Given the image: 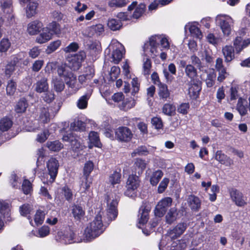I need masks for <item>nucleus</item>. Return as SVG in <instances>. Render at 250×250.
<instances>
[{
    "label": "nucleus",
    "instance_id": "f257e3e1",
    "mask_svg": "<svg viewBox=\"0 0 250 250\" xmlns=\"http://www.w3.org/2000/svg\"><path fill=\"white\" fill-rule=\"evenodd\" d=\"M159 42L164 49H168L169 48V43L166 37L161 35H154L152 36L149 39V41L144 44V51L146 53L149 54L152 58L158 56L159 53L158 50Z\"/></svg>",
    "mask_w": 250,
    "mask_h": 250
},
{
    "label": "nucleus",
    "instance_id": "f03ea898",
    "mask_svg": "<svg viewBox=\"0 0 250 250\" xmlns=\"http://www.w3.org/2000/svg\"><path fill=\"white\" fill-rule=\"evenodd\" d=\"M103 231L102 215L98 214L85 229L84 235L87 239L91 240L99 236Z\"/></svg>",
    "mask_w": 250,
    "mask_h": 250
},
{
    "label": "nucleus",
    "instance_id": "7ed1b4c3",
    "mask_svg": "<svg viewBox=\"0 0 250 250\" xmlns=\"http://www.w3.org/2000/svg\"><path fill=\"white\" fill-rule=\"evenodd\" d=\"M48 173L44 174L42 180L44 184L53 183L57 176L59 164L58 161L54 158H51L46 164Z\"/></svg>",
    "mask_w": 250,
    "mask_h": 250
},
{
    "label": "nucleus",
    "instance_id": "20e7f679",
    "mask_svg": "<svg viewBox=\"0 0 250 250\" xmlns=\"http://www.w3.org/2000/svg\"><path fill=\"white\" fill-rule=\"evenodd\" d=\"M216 21L219 25L224 35L229 36L231 31L233 21L229 16L227 15H218L216 17Z\"/></svg>",
    "mask_w": 250,
    "mask_h": 250
},
{
    "label": "nucleus",
    "instance_id": "39448f33",
    "mask_svg": "<svg viewBox=\"0 0 250 250\" xmlns=\"http://www.w3.org/2000/svg\"><path fill=\"white\" fill-rule=\"evenodd\" d=\"M84 52L80 51L75 54H69L66 56L68 65L73 70H78L81 66L82 62L85 58Z\"/></svg>",
    "mask_w": 250,
    "mask_h": 250
},
{
    "label": "nucleus",
    "instance_id": "423d86ee",
    "mask_svg": "<svg viewBox=\"0 0 250 250\" xmlns=\"http://www.w3.org/2000/svg\"><path fill=\"white\" fill-rule=\"evenodd\" d=\"M140 180L138 176L136 174H132L129 176L126 183V189L125 194L132 197L137 192V188L140 186Z\"/></svg>",
    "mask_w": 250,
    "mask_h": 250
},
{
    "label": "nucleus",
    "instance_id": "0eeeda50",
    "mask_svg": "<svg viewBox=\"0 0 250 250\" xmlns=\"http://www.w3.org/2000/svg\"><path fill=\"white\" fill-rule=\"evenodd\" d=\"M107 208L106 209V217L107 221L114 220L117 216V207L118 204V198L111 199L109 196H107Z\"/></svg>",
    "mask_w": 250,
    "mask_h": 250
},
{
    "label": "nucleus",
    "instance_id": "6e6552de",
    "mask_svg": "<svg viewBox=\"0 0 250 250\" xmlns=\"http://www.w3.org/2000/svg\"><path fill=\"white\" fill-rule=\"evenodd\" d=\"M172 203V199L170 197H165L161 199L155 207L154 210L155 216L159 217H163L168 208L171 206Z\"/></svg>",
    "mask_w": 250,
    "mask_h": 250
},
{
    "label": "nucleus",
    "instance_id": "1a4fd4ad",
    "mask_svg": "<svg viewBox=\"0 0 250 250\" xmlns=\"http://www.w3.org/2000/svg\"><path fill=\"white\" fill-rule=\"evenodd\" d=\"M115 137L120 141L127 142L131 140L133 134L131 130L125 126H120L115 130Z\"/></svg>",
    "mask_w": 250,
    "mask_h": 250
},
{
    "label": "nucleus",
    "instance_id": "9d476101",
    "mask_svg": "<svg viewBox=\"0 0 250 250\" xmlns=\"http://www.w3.org/2000/svg\"><path fill=\"white\" fill-rule=\"evenodd\" d=\"M187 225L185 223L178 224L174 228L169 229L167 232V236L171 240H175L179 237L186 230Z\"/></svg>",
    "mask_w": 250,
    "mask_h": 250
},
{
    "label": "nucleus",
    "instance_id": "9b49d317",
    "mask_svg": "<svg viewBox=\"0 0 250 250\" xmlns=\"http://www.w3.org/2000/svg\"><path fill=\"white\" fill-rule=\"evenodd\" d=\"M110 47H112L113 49L111 62H113L115 64H117L121 61L123 58V46L119 42L115 41V43H113Z\"/></svg>",
    "mask_w": 250,
    "mask_h": 250
},
{
    "label": "nucleus",
    "instance_id": "f8f14e48",
    "mask_svg": "<svg viewBox=\"0 0 250 250\" xmlns=\"http://www.w3.org/2000/svg\"><path fill=\"white\" fill-rule=\"evenodd\" d=\"M137 2L133 1L130 5L128 6V10L131 11L136 7L133 14V17L135 19H138L142 16L146 9V5L143 3H140L137 6Z\"/></svg>",
    "mask_w": 250,
    "mask_h": 250
},
{
    "label": "nucleus",
    "instance_id": "ddd939ff",
    "mask_svg": "<svg viewBox=\"0 0 250 250\" xmlns=\"http://www.w3.org/2000/svg\"><path fill=\"white\" fill-rule=\"evenodd\" d=\"M187 202L188 205L191 210L198 211L201 206V201L199 197L191 194L188 196Z\"/></svg>",
    "mask_w": 250,
    "mask_h": 250
},
{
    "label": "nucleus",
    "instance_id": "4468645a",
    "mask_svg": "<svg viewBox=\"0 0 250 250\" xmlns=\"http://www.w3.org/2000/svg\"><path fill=\"white\" fill-rule=\"evenodd\" d=\"M250 44V39L243 40L241 37H237L233 41V45L236 53L239 54L242 50Z\"/></svg>",
    "mask_w": 250,
    "mask_h": 250
},
{
    "label": "nucleus",
    "instance_id": "2eb2a0df",
    "mask_svg": "<svg viewBox=\"0 0 250 250\" xmlns=\"http://www.w3.org/2000/svg\"><path fill=\"white\" fill-rule=\"evenodd\" d=\"M42 27V22L35 20L28 24L27 31L29 35H35L40 31Z\"/></svg>",
    "mask_w": 250,
    "mask_h": 250
},
{
    "label": "nucleus",
    "instance_id": "dca6fc26",
    "mask_svg": "<svg viewBox=\"0 0 250 250\" xmlns=\"http://www.w3.org/2000/svg\"><path fill=\"white\" fill-rule=\"evenodd\" d=\"M71 213L74 219L80 221L85 215V211L83 207L79 205H73L71 208Z\"/></svg>",
    "mask_w": 250,
    "mask_h": 250
},
{
    "label": "nucleus",
    "instance_id": "f3484780",
    "mask_svg": "<svg viewBox=\"0 0 250 250\" xmlns=\"http://www.w3.org/2000/svg\"><path fill=\"white\" fill-rule=\"evenodd\" d=\"M230 194L232 200L235 202L237 206L241 207L246 204L242 193L237 190H232Z\"/></svg>",
    "mask_w": 250,
    "mask_h": 250
},
{
    "label": "nucleus",
    "instance_id": "a211bd4d",
    "mask_svg": "<svg viewBox=\"0 0 250 250\" xmlns=\"http://www.w3.org/2000/svg\"><path fill=\"white\" fill-rule=\"evenodd\" d=\"M222 53L226 62H229L235 58L234 49L231 45H226L222 48Z\"/></svg>",
    "mask_w": 250,
    "mask_h": 250
},
{
    "label": "nucleus",
    "instance_id": "6ab92c4d",
    "mask_svg": "<svg viewBox=\"0 0 250 250\" xmlns=\"http://www.w3.org/2000/svg\"><path fill=\"white\" fill-rule=\"evenodd\" d=\"M35 90L38 93L45 92L48 89L47 79L45 77L37 81L34 84Z\"/></svg>",
    "mask_w": 250,
    "mask_h": 250
},
{
    "label": "nucleus",
    "instance_id": "aec40b11",
    "mask_svg": "<svg viewBox=\"0 0 250 250\" xmlns=\"http://www.w3.org/2000/svg\"><path fill=\"white\" fill-rule=\"evenodd\" d=\"M25 8V13L27 18H31L35 16L38 12L37 8L39 5L36 0L31 1L30 2L26 4Z\"/></svg>",
    "mask_w": 250,
    "mask_h": 250
},
{
    "label": "nucleus",
    "instance_id": "412c9836",
    "mask_svg": "<svg viewBox=\"0 0 250 250\" xmlns=\"http://www.w3.org/2000/svg\"><path fill=\"white\" fill-rule=\"evenodd\" d=\"M215 158L221 164L226 166H230L232 164V161L220 150L217 151Z\"/></svg>",
    "mask_w": 250,
    "mask_h": 250
},
{
    "label": "nucleus",
    "instance_id": "4be33fe9",
    "mask_svg": "<svg viewBox=\"0 0 250 250\" xmlns=\"http://www.w3.org/2000/svg\"><path fill=\"white\" fill-rule=\"evenodd\" d=\"M48 29L43 28L41 33L36 39V42L39 43H44L51 39V34L47 31Z\"/></svg>",
    "mask_w": 250,
    "mask_h": 250
},
{
    "label": "nucleus",
    "instance_id": "5701e85b",
    "mask_svg": "<svg viewBox=\"0 0 250 250\" xmlns=\"http://www.w3.org/2000/svg\"><path fill=\"white\" fill-rule=\"evenodd\" d=\"M158 86V95L161 99L167 100L170 96V91L167 86L164 83H159Z\"/></svg>",
    "mask_w": 250,
    "mask_h": 250
},
{
    "label": "nucleus",
    "instance_id": "b1692460",
    "mask_svg": "<svg viewBox=\"0 0 250 250\" xmlns=\"http://www.w3.org/2000/svg\"><path fill=\"white\" fill-rule=\"evenodd\" d=\"M149 210L146 209L144 207H141L139 210V214L138 215L139 224L140 225H144L148 220V212Z\"/></svg>",
    "mask_w": 250,
    "mask_h": 250
},
{
    "label": "nucleus",
    "instance_id": "393cba45",
    "mask_svg": "<svg viewBox=\"0 0 250 250\" xmlns=\"http://www.w3.org/2000/svg\"><path fill=\"white\" fill-rule=\"evenodd\" d=\"M70 69H71V68L68 65L65 64H62L58 67V74L60 76L62 77L64 79H65L69 76V75H70V74H73Z\"/></svg>",
    "mask_w": 250,
    "mask_h": 250
},
{
    "label": "nucleus",
    "instance_id": "a878e982",
    "mask_svg": "<svg viewBox=\"0 0 250 250\" xmlns=\"http://www.w3.org/2000/svg\"><path fill=\"white\" fill-rule=\"evenodd\" d=\"M10 206L9 203L5 201L0 200V213L4 217L10 216Z\"/></svg>",
    "mask_w": 250,
    "mask_h": 250
},
{
    "label": "nucleus",
    "instance_id": "bb28decb",
    "mask_svg": "<svg viewBox=\"0 0 250 250\" xmlns=\"http://www.w3.org/2000/svg\"><path fill=\"white\" fill-rule=\"evenodd\" d=\"M27 106L28 103L26 100L24 98H22L17 103L15 110L17 113H23L26 111Z\"/></svg>",
    "mask_w": 250,
    "mask_h": 250
},
{
    "label": "nucleus",
    "instance_id": "cd10ccee",
    "mask_svg": "<svg viewBox=\"0 0 250 250\" xmlns=\"http://www.w3.org/2000/svg\"><path fill=\"white\" fill-rule=\"evenodd\" d=\"M62 140L64 141L69 142L71 143V146L73 149H76L80 147L81 145L78 142L76 139L72 135V134H68L64 135L63 136Z\"/></svg>",
    "mask_w": 250,
    "mask_h": 250
},
{
    "label": "nucleus",
    "instance_id": "c85d7f7f",
    "mask_svg": "<svg viewBox=\"0 0 250 250\" xmlns=\"http://www.w3.org/2000/svg\"><path fill=\"white\" fill-rule=\"evenodd\" d=\"M134 167L135 169V174L138 173L139 175L146 167V162L141 159H137L134 163Z\"/></svg>",
    "mask_w": 250,
    "mask_h": 250
},
{
    "label": "nucleus",
    "instance_id": "c756f323",
    "mask_svg": "<svg viewBox=\"0 0 250 250\" xmlns=\"http://www.w3.org/2000/svg\"><path fill=\"white\" fill-rule=\"evenodd\" d=\"M45 28L48 29L47 31L51 34V36L53 34H60L61 33L60 25L55 21L50 23Z\"/></svg>",
    "mask_w": 250,
    "mask_h": 250
},
{
    "label": "nucleus",
    "instance_id": "7c9ffc66",
    "mask_svg": "<svg viewBox=\"0 0 250 250\" xmlns=\"http://www.w3.org/2000/svg\"><path fill=\"white\" fill-rule=\"evenodd\" d=\"M175 106L171 104H165L162 108V112L164 114L168 116H172L175 114Z\"/></svg>",
    "mask_w": 250,
    "mask_h": 250
},
{
    "label": "nucleus",
    "instance_id": "2f4dec72",
    "mask_svg": "<svg viewBox=\"0 0 250 250\" xmlns=\"http://www.w3.org/2000/svg\"><path fill=\"white\" fill-rule=\"evenodd\" d=\"M12 121L8 118H3L0 120V130L2 132L7 131L11 128Z\"/></svg>",
    "mask_w": 250,
    "mask_h": 250
},
{
    "label": "nucleus",
    "instance_id": "473e14b6",
    "mask_svg": "<svg viewBox=\"0 0 250 250\" xmlns=\"http://www.w3.org/2000/svg\"><path fill=\"white\" fill-rule=\"evenodd\" d=\"M46 146L52 151H59L63 147L62 144L59 141L47 142Z\"/></svg>",
    "mask_w": 250,
    "mask_h": 250
},
{
    "label": "nucleus",
    "instance_id": "72a5a7b5",
    "mask_svg": "<svg viewBox=\"0 0 250 250\" xmlns=\"http://www.w3.org/2000/svg\"><path fill=\"white\" fill-rule=\"evenodd\" d=\"M177 209L175 208H171L166 216V220L167 223L172 224L176 220L177 216Z\"/></svg>",
    "mask_w": 250,
    "mask_h": 250
},
{
    "label": "nucleus",
    "instance_id": "f704fd0d",
    "mask_svg": "<svg viewBox=\"0 0 250 250\" xmlns=\"http://www.w3.org/2000/svg\"><path fill=\"white\" fill-rule=\"evenodd\" d=\"M128 2V0H109L108 5L112 8H121L125 6Z\"/></svg>",
    "mask_w": 250,
    "mask_h": 250
},
{
    "label": "nucleus",
    "instance_id": "c9c22d12",
    "mask_svg": "<svg viewBox=\"0 0 250 250\" xmlns=\"http://www.w3.org/2000/svg\"><path fill=\"white\" fill-rule=\"evenodd\" d=\"M39 120L43 123H46L50 121V114L47 108L42 107L40 109Z\"/></svg>",
    "mask_w": 250,
    "mask_h": 250
},
{
    "label": "nucleus",
    "instance_id": "e433bc0d",
    "mask_svg": "<svg viewBox=\"0 0 250 250\" xmlns=\"http://www.w3.org/2000/svg\"><path fill=\"white\" fill-rule=\"evenodd\" d=\"M163 176V172L161 170H157L153 172L150 179V184L156 186Z\"/></svg>",
    "mask_w": 250,
    "mask_h": 250
},
{
    "label": "nucleus",
    "instance_id": "4c0bfd02",
    "mask_svg": "<svg viewBox=\"0 0 250 250\" xmlns=\"http://www.w3.org/2000/svg\"><path fill=\"white\" fill-rule=\"evenodd\" d=\"M69 76L64 79V81L67 85L69 87L74 89L75 91L78 90L79 88L76 87V77L73 74H70Z\"/></svg>",
    "mask_w": 250,
    "mask_h": 250
},
{
    "label": "nucleus",
    "instance_id": "58836bf2",
    "mask_svg": "<svg viewBox=\"0 0 250 250\" xmlns=\"http://www.w3.org/2000/svg\"><path fill=\"white\" fill-rule=\"evenodd\" d=\"M185 74L190 79H193L197 75V69L192 64H188L185 69Z\"/></svg>",
    "mask_w": 250,
    "mask_h": 250
},
{
    "label": "nucleus",
    "instance_id": "ea45409f",
    "mask_svg": "<svg viewBox=\"0 0 250 250\" xmlns=\"http://www.w3.org/2000/svg\"><path fill=\"white\" fill-rule=\"evenodd\" d=\"M107 24L108 27L113 31L119 30L122 26L121 21L115 19H109Z\"/></svg>",
    "mask_w": 250,
    "mask_h": 250
},
{
    "label": "nucleus",
    "instance_id": "a19ab883",
    "mask_svg": "<svg viewBox=\"0 0 250 250\" xmlns=\"http://www.w3.org/2000/svg\"><path fill=\"white\" fill-rule=\"evenodd\" d=\"M90 96V94L87 93L81 97L77 102V105L78 107L82 109L86 108Z\"/></svg>",
    "mask_w": 250,
    "mask_h": 250
},
{
    "label": "nucleus",
    "instance_id": "79ce46f5",
    "mask_svg": "<svg viewBox=\"0 0 250 250\" xmlns=\"http://www.w3.org/2000/svg\"><path fill=\"white\" fill-rule=\"evenodd\" d=\"M87 69L90 71V74H83L79 76L78 80L79 82L82 84L85 83L87 80H90L94 76V69L92 67H88Z\"/></svg>",
    "mask_w": 250,
    "mask_h": 250
},
{
    "label": "nucleus",
    "instance_id": "37998d69",
    "mask_svg": "<svg viewBox=\"0 0 250 250\" xmlns=\"http://www.w3.org/2000/svg\"><path fill=\"white\" fill-rule=\"evenodd\" d=\"M0 7L4 12H10L12 10V0H1Z\"/></svg>",
    "mask_w": 250,
    "mask_h": 250
},
{
    "label": "nucleus",
    "instance_id": "c03bdc74",
    "mask_svg": "<svg viewBox=\"0 0 250 250\" xmlns=\"http://www.w3.org/2000/svg\"><path fill=\"white\" fill-rule=\"evenodd\" d=\"M245 100L242 98H239L237 104V109L241 116L245 115L247 113V108L244 104Z\"/></svg>",
    "mask_w": 250,
    "mask_h": 250
},
{
    "label": "nucleus",
    "instance_id": "a18cd8bd",
    "mask_svg": "<svg viewBox=\"0 0 250 250\" xmlns=\"http://www.w3.org/2000/svg\"><path fill=\"white\" fill-rule=\"evenodd\" d=\"M201 89L200 86L197 83H194L189 87L188 94L190 97L195 98L198 96Z\"/></svg>",
    "mask_w": 250,
    "mask_h": 250
},
{
    "label": "nucleus",
    "instance_id": "49530a36",
    "mask_svg": "<svg viewBox=\"0 0 250 250\" xmlns=\"http://www.w3.org/2000/svg\"><path fill=\"white\" fill-rule=\"evenodd\" d=\"M61 44V42L60 40H57L51 42L47 46L46 49V53L48 54L52 53L60 47Z\"/></svg>",
    "mask_w": 250,
    "mask_h": 250
},
{
    "label": "nucleus",
    "instance_id": "de8ad7c7",
    "mask_svg": "<svg viewBox=\"0 0 250 250\" xmlns=\"http://www.w3.org/2000/svg\"><path fill=\"white\" fill-rule=\"evenodd\" d=\"M52 83L56 91L61 92L65 87L63 82L59 78H55L53 80Z\"/></svg>",
    "mask_w": 250,
    "mask_h": 250
},
{
    "label": "nucleus",
    "instance_id": "09e8293b",
    "mask_svg": "<svg viewBox=\"0 0 250 250\" xmlns=\"http://www.w3.org/2000/svg\"><path fill=\"white\" fill-rule=\"evenodd\" d=\"M216 76V73L213 70L208 74L206 83L208 87H211L214 85Z\"/></svg>",
    "mask_w": 250,
    "mask_h": 250
},
{
    "label": "nucleus",
    "instance_id": "8fccbe9b",
    "mask_svg": "<svg viewBox=\"0 0 250 250\" xmlns=\"http://www.w3.org/2000/svg\"><path fill=\"white\" fill-rule=\"evenodd\" d=\"M45 213L44 211L38 210L35 215L34 221L37 225H41L44 219Z\"/></svg>",
    "mask_w": 250,
    "mask_h": 250
},
{
    "label": "nucleus",
    "instance_id": "3c124183",
    "mask_svg": "<svg viewBox=\"0 0 250 250\" xmlns=\"http://www.w3.org/2000/svg\"><path fill=\"white\" fill-rule=\"evenodd\" d=\"M84 128V123L79 120L75 121L71 123L70 129L75 131L83 130Z\"/></svg>",
    "mask_w": 250,
    "mask_h": 250
},
{
    "label": "nucleus",
    "instance_id": "603ef678",
    "mask_svg": "<svg viewBox=\"0 0 250 250\" xmlns=\"http://www.w3.org/2000/svg\"><path fill=\"white\" fill-rule=\"evenodd\" d=\"M121 174L115 171L109 177V182L113 186L119 184L121 181Z\"/></svg>",
    "mask_w": 250,
    "mask_h": 250
},
{
    "label": "nucleus",
    "instance_id": "864d4df0",
    "mask_svg": "<svg viewBox=\"0 0 250 250\" xmlns=\"http://www.w3.org/2000/svg\"><path fill=\"white\" fill-rule=\"evenodd\" d=\"M74 232L70 228H68L65 231L63 239L64 240L66 243H71L74 242Z\"/></svg>",
    "mask_w": 250,
    "mask_h": 250
},
{
    "label": "nucleus",
    "instance_id": "5fc2aeb1",
    "mask_svg": "<svg viewBox=\"0 0 250 250\" xmlns=\"http://www.w3.org/2000/svg\"><path fill=\"white\" fill-rule=\"evenodd\" d=\"M79 48V46L78 43L76 42H73L66 47L63 48V50L65 53L69 54H70V53L77 51Z\"/></svg>",
    "mask_w": 250,
    "mask_h": 250
},
{
    "label": "nucleus",
    "instance_id": "6e6d98bb",
    "mask_svg": "<svg viewBox=\"0 0 250 250\" xmlns=\"http://www.w3.org/2000/svg\"><path fill=\"white\" fill-rule=\"evenodd\" d=\"M82 183L80 184V190L81 192H85L90 187L91 182L88 181L87 177H84L81 179Z\"/></svg>",
    "mask_w": 250,
    "mask_h": 250
},
{
    "label": "nucleus",
    "instance_id": "4d7b16f0",
    "mask_svg": "<svg viewBox=\"0 0 250 250\" xmlns=\"http://www.w3.org/2000/svg\"><path fill=\"white\" fill-rule=\"evenodd\" d=\"M89 139L91 144L96 146L99 147V137L98 133L94 131H91L89 134Z\"/></svg>",
    "mask_w": 250,
    "mask_h": 250
},
{
    "label": "nucleus",
    "instance_id": "13d9d810",
    "mask_svg": "<svg viewBox=\"0 0 250 250\" xmlns=\"http://www.w3.org/2000/svg\"><path fill=\"white\" fill-rule=\"evenodd\" d=\"M189 32L192 36L198 39L202 38V34L199 28L195 25H191L189 27Z\"/></svg>",
    "mask_w": 250,
    "mask_h": 250
},
{
    "label": "nucleus",
    "instance_id": "bf43d9fd",
    "mask_svg": "<svg viewBox=\"0 0 250 250\" xmlns=\"http://www.w3.org/2000/svg\"><path fill=\"white\" fill-rule=\"evenodd\" d=\"M11 46V43L8 39L3 38L0 42V52H6Z\"/></svg>",
    "mask_w": 250,
    "mask_h": 250
},
{
    "label": "nucleus",
    "instance_id": "052dcab7",
    "mask_svg": "<svg viewBox=\"0 0 250 250\" xmlns=\"http://www.w3.org/2000/svg\"><path fill=\"white\" fill-rule=\"evenodd\" d=\"M94 167V164L91 161L87 162L83 167V175L85 177H87L92 171Z\"/></svg>",
    "mask_w": 250,
    "mask_h": 250
},
{
    "label": "nucleus",
    "instance_id": "680f3d73",
    "mask_svg": "<svg viewBox=\"0 0 250 250\" xmlns=\"http://www.w3.org/2000/svg\"><path fill=\"white\" fill-rule=\"evenodd\" d=\"M16 83L13 81H9L6 87L7 94L9 95H13L16 91Z\"/></svg>",
    "mask_w": 250,
    "mask_h": 250
},
{
    "label": "nucleus",
    "instance_id": "e2e57ef3",
    "mask_svg": "<svg viewBox=\"0 0 250 250\" xmlns=\"http://www.w3.org/2000/svg\"><path fill=\"white\" fill-rule=\"evenodd\" d=\"M151 67L150 60L147 58L144 59L143 63V73L144 75H147L149 74Z\"/></svg>",
    "mask_w": 250,
    "mask_h": 250
},
{
    "label": "nucleus",
    "instance_id": "0e129e2a",
    "mask_svg": "<svg viewBox=\"0 0 250 250\" xmlns=\"http://www.w3.org/2000/svg\"><path fill=\"white\" fill-rule=\"evenodd\" d=\"M148 151L146 147L145 146H141L134 150L131 153V156L132 157H135L136 155H146Z\"/></svg>",
    "mask_w": 250,
    "mask_h": 250
},
{
    "label": "nucleus",
    "instance_id": "69168bd1",
    "mask_svg": "<svg viewBox=\"0 0 250 250\" xmlns=\"http://www.w3.org/2000/svg\"><path fill=\"white\" fill-rule=\"evenodd\" d=\"M44 93L42 96V98L45 102L47 103H50L54 100L55 95L52 92L49 91L47 90Z\"/></svg>",
    "mask_w": 250,
    "mask_h": 250
},
{
    "label": "nucleus",
    "instance_id": "338daca9",
    "mask_svg": "<svg viewBox=\"0 0 250 250\" xmlns=\"http://www.w3.org/2000/svg\"><path fill=\"white\" fill-rule=\"evenodd\" d=\"M32 186L29 181L28 180H25L22 185V189L23 193L25 194L30 193L32 191Z\"/></svg>",
    "mask_w": 250,
    "mask_h": 250
},
{
    "label": "nucleus",
    "instance_id": "774afa93",
    "mask_svg": "<svg viewBox=\"0 0 250 250\" xmlns=\"http://www.w3.org/2000/svg\"><path fill=\"white\" fill-rule=\"evenodd\" d=\"M49 136V132L48 130H44L43 131L37 135L36 140L40 143L44 142Z\"/></svg>",
    "mask_w": 250,
    "mask_h": 250
}]
</instances>
